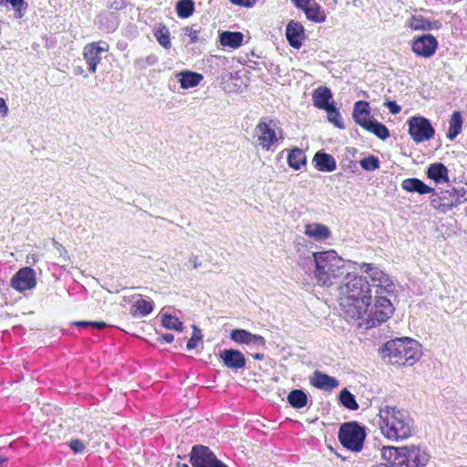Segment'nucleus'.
Wrapping results in <instances>:
<instances>
[{
	"mask_svg": "<svg viewBox=\"0 0 467 467\" xmlns=\"http://www.w3.org/2000/svg\"><path fill=\"white\" fill-rule=\"evenodd\" d=\"M300 265H314V278L318 285L325 287L331 286L348 274L344 259L334 250L312 253V257L301 259Z\"/></svg>",
	"mask_w": 467,
	"mask_h": 467,
	"instance_id": "f257e3e1",
	"label": "nucleus"
},
{
	"mask_svg": "<svg viewBox=\"0 0 467 467\" xmlns=\"http://www.w3.org/2000/svg\"><path fill=\"white\" fill-rule=\"evenodd\" d=\"M345 284V298L341 303L346 313L354 319H363L372 302L371 285L366 277L348 273Z\"/></svg>",
	"mask_w": 467,
	"mask_h": 467,
	"instance_id": "f03ea898",
	"label": "nucleus"
},
{
	"mask_svg": "<svg viewBox=\"0 0 467 467\" xmlns=\"http://www.w3.org/2000/svg\"><path fill=\"white\" fill-rule=\"evenodd\" d=\"M381 457L384 462L372 467H425L431 461L427 448L419 445L383 446Z\"/></svg>",
	"mask_w": 467,
	"mask_h": 467,
	"instance_id": "7ed1b4c3",
	"label": "nucleus"
},
{
	"mask_svg": "<svg viewBox=\"0 0 467 467\" xmlns=\"http://www.w3.org/2000/svg\"><path fill=\"white\" fill-rule=\"evenodd\" d=\"M379 425L382 434L391 441H402L411 436L413 420L408 411L395 406L380 408Z\"/></svg>",
	"mask_w": 467,
	"mask_h": 467,
	"instance_id": "20e7f679",
	"label": "nucleus"
},
{
	"mask_svg": "<svg viewBox=\"0 0 467 467\" xmlns=\"http://www.w3.org/2000/svg\"><path fill=\"white\" fill-rule=\"evenodd\" d=\"M384 361L392 365L412 366L421 356L420 343L410 337H397L387 341L379 348Z\"/></svg>",
	"mask_w": 467,
	"mask_h": 467,
	"instance_id": "39448f33",
	"label": "nucleus"
},
{
	"mask_svg": "<svg viewBox=\"0 0 467 467\" xmlns=\"http://www.w3.org/2000/svg\"><path fill=\"white\" fill-rule=\"evenodd\" d=\"M366 437V427L355 420L341 424L337 432L341 445L353 452H359L363 449Z\"/></svg>",
	"mask_w": 467,
	"mask_h": 467,
	"instance_id": "423d86ee",
	"label": "nucleus"
},
{
	"mask_svg": "<svg viewBox=\"0 0 467 467\" xmlns=\"http://www.w3.org/2000/svg\"><path fill=\"white\" fill-rule=\"evenodd\" d=\"M374 304L369 306L368 313L365 315L367 327H374L387 321L394 312V306L386 293L375 292Z\"/></svg>",
	"mask_w": 467,
	"mask_h": 467,
	"instance_id": "0eeeda50",
	"label": "nucleus"
},
{
	"mask_svg": "<svg viewBox=\"0 0 467 467\" xmlns=\"http://www.w3.org/2000/svg\"><path fill=\"white\" fill-rule=\"evenodd\" d=\"M189 458L192 467H229L209 447L201 444L192 446Z\"/></svg>",
	"mask_w": 467,
	"mask_h": 467,
	"instance_id": "6e6552de",
	"label": "nucleus"
},
{
	"mask_svg": "<svg viewBox=\"0 0 467 467\" xmlns=\"http://www.w3.org/2000/svg\"><path fill=\"white\" fill-rule=\"evenodd\" d=\"M409 125V134L412 140L417 142L430 140L435 134V130L431 121L421 116H413L407 121Z\"/></svg>",
	"mask_w": 467,
	"mask_h": 467,
	"instance_id": "1a4fd4ad",
	"label": "nucleus"
},
{
	"mask_svg": "<svg viewBox=\"0 0 467 467\" xmlns=\"http://www.w3.org/2000/svg\"><path fill=\"white\" fill-rule=\"evenodd\" d=\"M275 127V121L267 117L261 118L255 126V133L258 137L259 145L263 150H270L271 147L278 141L279 138L277 137ZM280 140H283L282 136H280Z\"/></svg>",
	"mask_w": 467,
	"mask_h": 467,
	"instance_id": "9d476101",
	"label": "nucleus"
},
{
	"mask_svg": "<svg viewBox=\"0 0 467 467\" xmlns=\"http://www.w3.org/2000/svg\"><path fill=\"white\" fill-rule=\"evenodd\" d=\"M361 269L364 273L369 275L374 283L378 282V284H374L377 287L376 291H379V293H386L388 295H393L395 293L396 285L383 271L373 265L367 263L362 265Z\"/></svg>",
	"mask_w": 467,
	"mask_h": 467,
	"instance_id": "9b49d317",
	"label": "nucleus"
},
{
	"mask_svg": "<svg viewBox=\"0 0 467 467\" xmlns=\"http://www.w3.org/2000/svg\"><path fill=\"white\" fill-rule=\"evenodd\" d=\"M218 358L228 369L237 372L246 368L247 359L244 354L236 348H223L219 350Z\"/></svg>",
	"mask_w": 467,
	"mask_h": 467,
	"instance_id": "f8f14e48",
	"label": "nucleus"
},
{
	"mask_svg": "<svg viewBox=\"0 0 467 467\" xmlns=\"http://www.w3.org/2000/svg\"><path fill=\"white\" fill-rule=\"evenodd\" d=\"M440 200L443 201L441 212L447 213L453 207L467 202V188L452 187L451 190H441Z\"/></svg>",
	"mask_w": 467,
	"mask_h": 467,
	"instance_id": "ddd939ff",
	"label": "nucleus"
},
{
	"mask_svg": "<svg viewBox=\"0 0 467 467\" xmlns=\"http://www.w3.org/2000/svg\"><path fill=\"white\" fill-rule=\"evenodd\" d=\"M439 43L436 37L431 34H424L415 37L411 42V50L424 58L432 57L438 49Z\"/></svg>",
	"mask_w": 467,
	"mask_h": 467,
	"instance_id": "4468645a",
	"label": "nucleus"
},
{
	"mask_svg": "<svg viewBox=\"0 0 467 467\" xmlns=\"http://www.w3.org/2000/svg\"><path fill=\"white\" fill-rule=\"evenodd\" d=\"M10 285L18 292L30 290L36 285V272L33 268H20L11 278Z\"/></svg>",
	"mask_w": 467,
	"mask_h": 467,
	"instance_id": "2eb2a0df",
	"label": "nucleus"
},
{
	"mask_svg": "<svg viewBox=\"0 0 467 467\" xmlns=\"http://www.w3.org/2000/svg\"><path fill=\"white\" fill-rule=\"evenodd\" d=\"M108 49L109 45L104 41L92 42L85 46L83 57L89 72H96L97 66L101 61V54L107 52Z\"/></svg>",
	"mask_w": 467,
	"mask_h": 467,
	"instance_id": "dca6fc26",
	"label": "nucleus"
},
{
	"mask_svg": "<svg viewBox=\"0 0 467 467\" xmlns=\"http://www.w3.org/2000/svg\"><path fill=\"white\" fill-rule=\"evenodd\" d=\"M230 339L239 345L265 347L266 344L264 337L252 334L248 330L243 328L233 329L230 333Z\"/></svg>",
	"mask_w": 467,
	"mask_h": 467,
	"instance_id": "f3484780",
	"label": "nucleus"
},
{
	"mask_svg": "<svg viewBox=\"0 0 467 467\" xmlns=\"http://www.w3.org/2000/svg\"><path fill=\"white\" fill-rule=\"evenodd\" d=\"M119 17L115 12H101L94 19V24L98 28L106 33L115 32L119 26Z\"/></svg>",
	"mask_w": 467,
	"mask_h": 467,
	"instance_id": "a211bd4d",
	"label": "nucleus"
},
{
	"mask_svg": "<svg viewBox=\"0 0 467 467\" xmlns=\"http://www.w3.org/2000/svg\"><path fill=\"white\" fill-rule=\"evenodd\" d=\"M285 36L292 47L299 49L302 47V41L306 38L305 28L301 23L291 20L286 26Z\"/></svg>",
	"mask_w": 467,
	"mask_h": 467,
	"instance_id": "6ab92c4d",
	"label": "nucleus"
},
{
	"mask_svg": "<svg viewBox=\"0 0 467 467\" xmlns=\"http://www.w3.org/2000/svg\"><path fill=\"white\" fill-rule=\"evenodd\" d=\"M407 26L414 31H431L440 29L441 23L439 20L428 19L421 15H413L409 18Z\"/></svg>",
	"mask_w": 467,
	"mask_h": 467,
	"instance_id": "aec40b11",
	"label": "nucleus"
},
{
	"mask_svg": "<svg viewBox=\"0 0 467 467\" xmlns=\"http://www.w3.org/2000/svg\"><path fill=\"white\" fill-rule=\"evenodd\" d=\"M310 384L318 389L332 391L339 386V381L334 377L316 370L310 378Z\"/></svg>",
	"mask_w": 467,
	"mask_h": 467,
	"instance_id": "412c9836",
	"label": "nucleus"
},
{
	"mask_svg": "<svg viewBox=\"0 0 467 467\" xmlns=\"http://www.w3.org/2000/svg\"><path fill=\"white\" fill-rule=\"evenodd\" d=\"M312 100L314 106L319 109L326 110L335 105L332 91L326 86H320L313 90Z\"/></svg>",
	"mask_w": 467,
	"mask_h": 467,
	"instance_id": "4be33fe9",
	"label": "nucleus"
},
{
	"mask_svg": "<svg viewBox=\"0 0 467 467\" xmlns=\"http://www.w3.org/2000/svg\"><path fill=\"white\" fill-rule=\"evenodd\" d=\"M312 164L317 171L324 172H331L337 168L335 158L324 150H318L315 153Z\"/></svg>",
	"mask_w": 467,
	"mask_h": 467,
	"instance_id": "5701e85b",
	"label": "nucleus"
},
{
	"mask_svg": "<svg viewBox=\"0 0 467 467\" xmlns=\"http://www.w3.org/2000/svg\"><path fill=\"white\" fill-rule=\"evenodd\" d=\"M426 175L436 184L444 182L450 184L449 170L442 162H434L430 164L427 167Z\"/></svg>",
	"mask_w": 467,
	"mask_h": 467,
	"instance_id": "b1692460",
	"label": "nucleus"
},
{
	"mask_svg": "<svg viewBox=\"0 0 467 467\" xmlns=\"http://www.w3.org/2000/svg\"><path fill=\"white\" fill-rule=\"evenodd\" d=\"M401 187L409 192H417L419 194L436 193V190L427 185L418 178H408L402 181Z\"/></svg>",
	"mask_w": 467,
	"mask_h": 467,
	"instance_id": "393cba45",
	"label": "nucleus"
},
{
	"mask_svg": "<svg viewBox=\"0 0 467 467\" xmlns=\"http://www.w3.org/2000/svg\"><path fill=\"white\" fill-rule=\"evenodd\" d=\"M176 78L182 88L188 89L198 86L203 76L191 70H183L176 74Z\"/></svg>",
	"mask_w": 467,
	"mask_h": 467,
	"instance_id": "a878e982",
	"label": "nucleus"
},
{
	"mask_svg": "<svg viewBox=\"0 0 467 467\" xmlns=\"http://www.w3.org/2000/svg\"><path fill=\"white\" fill-rule=\"evenodd\" d=\"M305 234L316 242H322L331 235L329 228L321 223H308L306 225Z\"/></svg>",
	"mask_w": 467,
	"mask_h": 467,
	"instance_id": "bb28decb",
	"label": "nucleus"
},
{
	"mask_svg": "<svg viewBox=\"0 0 467 467\" xmlns=\"http://www.w3.org/2000/svg\"><path fill=\"white\" fill-rule=\"evenodd\" d=\"M369 117L370 107L368 102L365 100H358L355 102L352 112L354 121L360 127H363L364 123H367L368 120L371 119Z\"/></svg>",
	"mask_w": 467,
	"mask_h": 467,
	"instance_id": "cd10ccee",
	"label": "nucleus"
},
{
	"mask_svg": "<svg viewBox=\"0 0 467 467\" xmlns=\"http://www.w3.org/2000/svg\"><path fill=\"white\" fill-rule=\"evenodd\" d=\"M244 35L239 31H223L220 34V43L223 47L237 48L242 46Z\"/></svg>",
	"mask_w": 467,
	"mask_h": 467,
	"instance_id": "c85d7f7f",
	"label": "nucleus"
},
{
	"mask_svg": "<svg viewBox=\"0 0 467 467\" xmlns=\"http://www.w3.org/2000/svg\"><path fill=\"white\" fill-rule=\"evenodd\" d=\"M287 163L290 168L299 171L306 165V155L303 150L295 147L288 151Z\"/></svg>",
	"mask_w": 467,
	"mask_h": 467,
	"instance_id": "c756f323",
	"label": "nucleus"
},
{
	"mask_svg": "<svg viewBox=\"0 0 467 467\" xmlns=\"http://www.w3.org/2000/svg\"><path fill=\"white\" fill-rule=\"evenodd\" d=\"M362 128L373 133L375 136H377L379 139L382 140H387L390 136L389 130L387 128V126L373 118L368 120L367 123H364Z\"/></svg>",
	"mask_w": 467,
	"mask_h": 467,
	"instance_id": "7c9ffc66",
	"label": "nucleus"
},
{
	"mask_svg": "<svg viewBox=\"0 0 467 467\" xmlns=\"http://www.w3.org/2000/svg\"><path fill=\"white\" fill-rule=\"evenodd\" d=\"M287 402L292 408L300 410L307 405L308 396L304 389H296L287 395Z\"/></svg>",
	"mask_w": 467,
	"mask_h": 467,
	"instance_id": "2f4dec72",
	"label": "nucleus"
},
{
	"mask_svg": "<svg viewBox=\"0 0 467 467\" xmlns=\"http://www.w3.org/2000/svg\"><path fill=\"white\" fill-rule=\"evenodd\" d=\"M304 13L306 14L307 19L316 23L325 22L327 17L321 6L314 0L309 3L306 8H304Z\"/></svg>",
	"mask_w": 467,
	"mask_h": 467,
	"instance_id": "473e14b6",
	"label": "nucleus"
},
{
	"mask_svg": "<svg viewBox=\"0 0 467 467\" xmlns=\"http://www.w3.org/2000/svg\"><path fill=\"white\" fill-rule=\"evenodd\" d=\"M462 117L460 111H454L449 121L447 138L453 140L462 131Z\"/></svg>",
	"mask_w": 467,
	"mask_h": 467,
	"instance_id": "72a5a7b5",
	"label": "nucleus"
},
{
	"mask_svg": "<svg viewBox=\"0 0 467 467\" xmlns=\"http://www.w3.org/2000/svg\"><path fill=\"white\" fill-rule=\"evenodd\" d=\"M153 35L157 41L159 42V44L165 49H170L171 47L170 30L165 25L159 24L155 27Z\"/></svg>",
	"mask_w": 467,
	"mask_h": 467,
	"instance_id": "f704fd0d",
	"label": "nucleus"
},
{
	"mask_svg": "<svg viewBox=\"0 0 467 467\" xmlns=\"http://www.w3.org/2000/svg\"><path fill=\"white\" fill-rule=\"evenodd\" d=\"M338 402L341 406L350 410H357L359 408L354 394L346 388L339 392Z\"/></svg>",
	"mask_w": 467,
	"mask_h": 467,
	"instance_id": "c9c22d12",
	"label": "nucleus"
},
{
	"mask_svg": "<svg viewBox=\"0 0 467 467\" xmlns=\"http://www.w3.org/2000/svg\"><path fill=\"white\" fill-rule=\"evenodd\" d=\"M161 325L170 330L182 332L184 329L183 323L176 317L169 313H163L161 319Z\"/></svg>",
	"mask_w": 467,
	"mask_h": 467,
	"instance_id": "e433bc0d",
	"label": "nucleus"
},
{
	"mask_svg": "<svg viewBox=\"0 0 467 467\" xmlns=\"http://www.w3.org/2000/svg\"><path fill=\"white\" fill-rule=\"evenodd\" d=\"M175 9L179 17L188 18L194 13V2L193 0H179Z\"/></svg>",
	"mask_w": 467,
	"mask_h": 467,
	"instance_id": "4c0bfd02",
	"label": "nucleus"
},
{
	"mask_svg": "<svg viewBox=\"0 0 467 467\" xmlns=\"http://www.w3.org/2000/svg\"><path fill=\"white\" fill-rule=\"evenodd\" d=\"M0 5H10L15 11L16 18H22L28 8V4L25 0H1Z\"/></svg>",
	"mask_w": 467,
	"mask_h": 467,
	"instance_id": "58836bf2",
	"label": "nucleus"
},
{
	"mask_svg": "<svg viewBox=\"0 0 467 467\" xmlns=\"http://www.w3.org/2000/svg\"><path fill=\"white\" fill-rule=\"evenodd\" d=\"M132 307H135L141 317H146L153 311L154 303L152 300L140 299L133 304Z\"/></svg>",
	"mask_w": 467,
	"mask_h": 467,
	"instance_id": "ea45409f",
	"label": "nucleus"
},
{
	"mask_svg": "<svg viewBox=\"0 0 467 467\" xmlns=\"http://www.w3.org/2000/svg\"><path fill=\"white\" fill-rule=\"evenodd\" d=\"M327 114V119L329 122L333 123L337 128L344 129V122L341 117V114L335 105L330 106L327 109L325 110Z\"/></svg>",
	"mask_w": 467,
	"mask_h": 467,
	"instance_id": "a19ab883",
	"label": "nucleus"
},
{
	"mask_svg": "<svg viewBox=\"0 0 467 467\" xmlns=\"http://www.w3.org/2000/svg\"><path fill=\"white\" fill-rule=\"evenodd\" d=\"M359 164L364 171H372L379 168V160L374 155H368L359 161Z\"/></svg>",
	"mask_w": 467,
	"mask_h": 467,
	"instance_id": "79ce46f5",
	"label": "nucleus"
},
{
	"mask_svg": "<svg viewBox=\"0 0 467 467\" xmlns=\"http://www.w3.org/2000/svg\"><path fill=\"white\" fill-rule=\"evenodd\" d=\"M71 326L81 327V328H92L98 330H103L108 325L103 321H73Z\"/></svg>",
	"mask_w": 467,
	"mask_h": 467,
	"instance_id": "37998d69",
	"label": "nucleus"
},
{
	"mask_svg": "<svg viewBox=\"0 0 467 467\" xmlns=\"http://www.w3.org/2000/svg\"><path fill=\"white\" fill-rule=\"evenodd\" d=\"M202 330L196 325H192V335L187 342V345H186L187 349L192 350V349L196 348V347L202 341Z\"/></svg>",
	"mask_w": 467,
	"mask_h": 467,
	"instance_id": "c03bdc74",
	"label": "nucleus"
},
{
	"mask_svg": "<svg viewBox=\"0 0 467 467\" xmlns=\"http://www.w3.org/2000/svg\"><path fill=\"white\" fill-rule=\"evenodd\" d=\"M195 25L192 26H186L183 28L185 35L190 37V43L195 44L198 42H203L205 39L201 36V29L194 28Z\"/></svg>",
	"mask_w": 467,
	"mask_h": 467,
	"instance_id": "a18cd8bd",
	"label": "nucleus"
},
{
	"mask_svg": "<svg viewBox=\"0 0 467 467\" xmlns=\"http://www.w3.org/2000/svg\"><path fill=\"white\" fill-rule=\"evenodd\" d=\"M158 57L154 54H150L144 58H138L135 60V66L139 69H144L148 66H153L158 62Z\"/></svg>",
	"mask_w": 467,
	"mask_h": 467,
	"instance_id": "49530a36",
	"label": "nucleus"
},
{
	"mask_svg": "<svg viewBox=\"0 0 467 467\" xmlns=\"http://www.w3.org/2000/svg\"><path fill=\"white\" fill-rule=\"evenodd\" d=\"M68 446L75 453H81L86 449L85 443L78 439L71 440L68 443Z\"/></svg>",
	"mask_w": 467,
	"mask_h": 467,
	"instance_id": "de8ad7c7",
	"label": "nucleus"
},
{
	"mask_svg": "<svg viewBox=\"0 0 467 467\" xmlns=\"http://www.w3.org/2000/svg\"><path fill=\"white\" fill-rule=\"evenodd\" d=\"M127 5L128 3L126 0H113L108 7L115 11H119L124 9Z\"/></svg>",
	"mask_w": 467,
	"mask_h": 467,
	"instance_id": "09e8293b",
	"label": "nucleus"
},
{
	"mask_svg": "<svg viewBox=\"0 0 467 467\" xmlns=\"http://www.w3.org/2000/svg\"><path fill=\"white\" fill-rule=\"evenodd\" d=\"M384 106L387 107L389 112L393 115H396L400 112L401 107L399 106L396 101L388 100L384 103Z\"/></svg>",
	"mask_w": 467,
	"mask_h": 467,
	"instance_id": "8fccbe9b",
	"label": "nucleus"
},
{
	"mask_svg": "<svg viewBox=\"0 0 467 467\" xmlns=\"http://www.w3.org/2000/svg\"><path fill=\"white\" fill-rule=\"evenodd\" d=\"M233 5L251 8L255 5V0H229Z\"/></svg>",
	"mask_w": 467,
	"mask_h": 467,
	"instance_id": "3c124183",
	"label": "nucleus"
},
{
	"mask_svg": "<svg viewBox=\"0 0 467 467\" xmlns=\"http://www.w3.org/2000/svg\"><path fill=\"white\" fill-rule=\"evenodd\" d=\"M432 195H437V197H436V198H432V199L431 200V205L433 208H435V209H437V210L441 211V205H442V203H443V201H442V200H440V192H437V191H436V193H432Z\"/></svg>",
	"mask_w": 467,
	"mask_h": 467,
	"instance_id": "603ef678",
	"label": "nucleus"
},
{
	"mask_svg": "<svg viewBox=\"0 0 467 467\" xmlns=\"http://www.w3.org/2000/svg\"><path fill=\"white\" fill-rule=\"evenodd\" d=\"M297 8L302 9L306 8L312 0H290Z\"/></svg>",
	"mask_w": 467,
	"mask_h": 467,
	"instance_id": "864d4df0",
	"label": "nucleus"
},
{
	"mask_svg": "<svg viewBox=\"0 0 467 467\" xmlns=\"http://www.w3.org/2000/svg\"><path fill=\"white\" fill-rule=\"evenodd\" d=\"M158 342L171 343L174 340V336L171 333L162 334L157 338Z\"/></svg>",
	"mask_w": 467,
	"mask_h": 467,
	"instance_id": "5fc2aeb1",
	"label": "nucleus"
},
{
	"mask_svg": "<svg viewBox=\"0 0 467 467\" xmlns=\"http://www.w3.org/2000/svg\"><path fill=\"white\" fill-rule=\"evenodd\" d=\"M188 264L191 265L194 269L200 267L202 265L201 261H199L198 256L195 254H192L188 260Z\"/></svg>",
	"mask_w": 467,
	"mask_h": 467,
	"instance_id": "6e6d98bb",
	"label": "nucleus"
},
{
	"mask_svg": "<svg viewBox=\"0 0 467 467\" xmlns=\"http://www.w3.org/2000/svg\"><path fill=\"white\" fill-rule=\"evenodd\" d=\"M0 112L6 113L7 112V106L5 104V101L0 98Z\"/></svg>",
	"mask_w": 467,
	"mask_h": 467,
	"instance_id": "4d7b16f0",
	"label": "nucleus"
},
{
	"mask_svg": "<svg viewBox=\"0 0 467 467\" xmlns=\"http://www.w3.org/2000/svg\"><path fill=\"white\" fill-rule=\"evenodd\" d=\"M83 72H84V70H83L82 67H80V66L74 67V68H73V73L76 76L81 75Z\"/></svg>",
	"mask_w": 467,
	"mask_h": 467,
	"instance_id": "13d9d810",
	"label": "nucleus"
},
{
	"mask_svg": "<svg viewBox=\"0 0 467 467\" xmlns=\"http://www.w3.org/2000/svg\"><path fill=\"white\" fill-rule=\"evenodd\" d=\"M253 358L255 360H263L265 358V355L263 353H255L253 355Z\"/></svg>",
	"mask_w": 467,
	"mask_h": 467,
	"instance_id": "bf43d9fd",
	"label": "nucleus"
},
{
	"mask_svg": "<svg viewBox=\"0 0 467 467\" xmlns=\"http://www.w3.org/2000/svg\"><path fill=\"white\" fill-rule=\"evenodd\" d=\"M8 459L5 456H0V467H3L4 463L7 462Z\"/></svg>",
	"mask_w": 467,
	"mask_h": 467,
	"instance_id": "052dcab7",
	"label": "nucleus"
},
{
	"mask_svg": "<svg viewBox=\"0 0 467 467\" xmlns=\"http://www.w3.org/2000/svg\"><path fill=\"white\" fill-rule=\"evenodd\" d=\"M349 163H350V167H352V166H353L354 168H356V165H357V163H356V162H354V161H349Z\"/></svg>",
	"mask_w": 467,
	"mask_h": 467,
	"instance_id": "680f3d73",
	"label": "nucleus"
}]
</instances>
